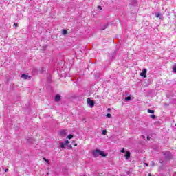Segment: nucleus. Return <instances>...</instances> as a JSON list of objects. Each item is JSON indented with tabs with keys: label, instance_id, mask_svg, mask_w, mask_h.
I'll return each instance as SVG.
<instances>
[{
	"label": "nucleus",
	"instance_id": "obj_1",
	"mask_svg": "<svg viewBox=\"0 0 176 176\" xmlns=\"http://www.w3.org/2000/svg\"><path fill=\"white\" fill-rule=\"evenodd\" d=\"M92 155L94 157H98V156H102V157H105L107 155L104 153V151H101V150L96 149L92 152Z\"/></svg>",
	"mask_w": 176,
	"mask_h": 176
},
{
	"label": "nucleus",
	"instance_id": "obj_2",
	"mask_svg": "<svg viewBox=\"0 0 176 176\" xmlns=\"http://www.w3.org/2000/svg\"><path fill=\"white\" fill-rule=\"evenodd\" d=\"M164 155L165 156V159L168 160V159H170L171 157V153L170 151H166L164 153Z\"/></svg>",
	"mask_w": 176,
	"mask_h": 176
},
{
	"label": "nucleus",
	"instance_id": "obj_3",
	"mask_svg": "<svg viewBox=\"0 0 176 176\" xmlns=\"http://www.w3.org/2000/svg\"><path fill=\"white\" fill-rule=\"evenodd\" d=\"M87 102L89 105V107H94V104H95L94 101L90 100V98H87Z\"/></svg>",
	"mask_w": 176,
	"mask_h": 176
},
{
	"label": "nucleus",
	"instance_id": "obj_4",
	"mask_svg": "<svg viewBox=\"0 0 176 176\" xmlns=\"http://www.w3.org/2000/svg\"><path fill=\"white\" fill-rule=\"evenodd\" d=\"M146 72H147L146 69H144L142 70V72L140 73V76H142L143 78H146Z\"/></svg>",
	"mask_w": 176,
	"mask_h": 176
},
{
	"label": "nucleus",
	"instance_id": "obj_5",
	"mask_svg": "<svg viewBox=\"0 0 176 176\" xmlns=\"http://www.w3.org/2000/svg\"><path fill=\"white\" fill-rule=\"evenodd\" d=\"M59 135H61V137H65L67 131H65V130H61L59 131Z\"/></svg>",
	"mask_w": 176,
	"mask_h": 176
},
{
	"label": "nucleus",
	"instance_id": "obj_6",
	"mask_svg": "<svg viewBox=\"0 0 176 176\" xmlns=\"http://www.w3.org/2000/svg\"><path fill=\"white\" fill-rule=\"evenodd\" d=\"M129 5L131 6H135L137 5V0H131Z\"/></svg>",
	"mask_w": 176,
	"mask_h": 176
},
{
	"label": "nucleus",
	"instance_id": "obj_7",
	"mask_svg": "<svg viewBox=\"0 0 176 176\" xmlns=\"http://www.w3.org/2000/svg\"><path fill=\"white\" fill-rule=\"evenodd\" d=\"M60 100H61V96H60L59 94H57L55 96L56 102H58V101H60Z\"/></svg>",
	"mask_w": 176,
	"mask_h": 176
},
{
	"label": "nucleus",
	"instance_id": "obj_8",
	"mask_svg": "<svg viewBox=\"0 0 176 176\" xmlns=\"http://www.w3.org/2000/svg\"><path fill=\"white\" fill-rule=\"evenodd\" d=\"M21 78L23 79H28V78H29V79H31V76H28L27 74H25L21 75Z\"/></svg>",
	"mask_w": 176,
	"mask_h": 176
},
{
	"label": "nucleus",
	"instance_id": "obj_9",
	"mask_svg": "<svg viewBox=\"0 0 176 176\" xmlns=\"http://www.w3.org/2000/svg\"><path fill=\"white\" fill-rule=\"evenodd\" d=\"M130 155H131V153H130V151H127L125 154V157L126 159V160H129L130 159Z\"/></svg>",
	"mask_w": 176,
	"mask_h": 176
},
{
	"label": "nucleus",
	"instance_id": "obj_10",
	"mask_svg": "<svg viewBox=\"0 0 176 176\" xmlns=\"http://www.w3.org/2000/svg\"><path fill=\"white\" fill-rule=\"evenodd\" d=\"M155 17L162 19V13L156 12Z\"/></svg>",
	"mask_w": 176,
	"mask_h": 176
},
{
	"label": "nucleus",
	"instance_id": "obj_11",
	"mask_svg": "<svg viewBox=\"0 0 176 176\" xmlns=\"http://www.w3.org/2000/svg\"><path fill=\"white\" fill-rule=\"evenodd\" d=\"M62 34L63 35H67V34H68V31H67L65 29H63L62 30Z\"/></svg>",
	"mask_w": 176,
	"mask_h": 176
},
{
	"label": "nucleus",
	"instance_id": "obj_12",
	"mask_svg": "<svg viewBox=\"0 0 176 176\" xmlns=\"http://www.w3.org/2000/svg\"><path fill=\"white\" fill-rule=\"evenodd\" d=\"M60 148H65V144H64L63 142H60Z\"/></svg>",
	"mask_w": 176,
	"mask_h": 176
},
{
	"label": "nucleus",
	"instance_id": "obj_13",
	"mask_svg": "<svg viewBox=\"0 0 176 176\" xmlns=\"http://www.w3.org/2000/svg\"><path fill=\"white\" fill-rule=\"evenodd\" d=\"M131 100V96L125 97V101H130Z\"/></svg>",
	"mask_w": 176,
	"mask_h": 176
},
{
	"label": "nucleus",
	"instance_id": "obj_14",
	"mask_svg": "<svg viewBox=\"0 0 176 176\" xmlns=\"http://www.w3.org/2000/svg\"><path fill=\"white\" fill-rule=\"evenodd\" d=\"M147 111L148 113H155V110L148 109Z\"/></svg>",
	"mask_w": 176,
	"mask_h": 176
},
{
	"label": "nucleus",
	"instance_id": "obj_15",
	"mask_svg": "<svg viewBox=\"0 0 176 176\" xmlns=\"http://www.w3.org/2000/svg\"><path fill=\"white\" fill-rule=\"evenodd\" d=\"M67 138L69 139V140H72V138H74V135H69L68 136H67Z\"/></svg>",
	"mask_w": 176,
	"mask_h": 176
},
{
	"label": "nucleus",
	"instance_id": "obj_16",
	"mask_svg": "<svg viewBox=\"0 0 176 176\" xmlns=\"http://www.w3.org/2000/svg\"><path fill=\"white\" fill-rule=\"evenodd\" d=\"M102 135H107V130H103L102 131Z\"/></svg>",
	"mask_w": 176,
	"mask_h": 176
},
{
	"label": "nucleus",
	"instance_id": "obj_17",
	"mask_svg": "<svg viewBox=\"0 0 176 176\" xmlns=\"http://www.w3.org/2000/svg\"><path fill=\"white\" fill-rule=\"evenodd\" d=\"M43 160L46 162V163H47L48 164H50V163L49 162V160H47L46 158L43 157Z\"/></svg>",
	"mask_w": 176,
	"mask_h": 176
},
{
	"label": "nucleus",
	"instance_id": "obj_18",
	"mask_svg": "<svg viewBox=\"0 0 176 176\" xmlns=\"http://www.w3.org/2000/svg\"><path fill=\"white\" fill-rule=\"evenodd\" d=\"M28 142H32V141H34V138H30L28 139Z\"/></svg>",
	"mask_w": 176,
	"mask_h": 176
},
{
	"label": "nucleus",
	"instance_id": "obj_19",
	"mask_svg": "<svg viewBox=\"0 0 176 176\" xmlns=\"http://www.w3.org/2000/svg\"><path fill=\"white\" fill-rule=\"evenodd\" d=\"M112 116L111 115V113H107V118H110Z\"/></svg>",
	"mask_w": 176,
	"mask_h": 176
},
{
	"label": "nucleus",
	"instance_id": "obj_20",
	"mask_svg": "<svg viewBox=\"0 0 176 176\" xmlns=\"http://www.w3.org/2000/svg\"><path fill=\"white\" fill-rule=\"evenodd\" d=\"M69 144V142L68 140L65 141V145H68Z\"/></svg>",
	"mask_w": 176,
	"mask_h": 176
},
{
	"label": "nucleus",
	"instance_id": "obj_21",
	"mask_svg": "<svg viewBox=\"0 0 176 176\" xmlns=\"http://www.w3.org/2000/svg\"><path fill=\"white\" fill-rule=\"evenodd\" d=\"M151 118H152V119H156V116L152 115L151 116Z\"/></svg>",
	"mask_w": 176,
	"mask_h": 176
},
{
	"label": "nucleus",
	"instance_id": "obj_22",
	"mask_svg": "<svg viewBox=\"0 0 176 176\" xmlns=\"http://www.w3.org/2000/svg\"><path fill=\"white\" fill-rule=\"evenodd\" d=\"M173 72H175L176 74V66L173 67Z\"/></svg>",
	"mask_w": 176,
	"mask_h": 176
},
{
	"label": "nucleus",
	"instance_id": "obj_23",
	"mask_svg": "<svg viewBox=\"0 0 176 176\" xmlns=\"http://www.w3.org/2000/svg\"><path fill=\"white\" fill-rule=\"evenodd\" d=\"M14 25L16 28L19 27V24L16 23H14Z\"/></svg>",
	"mask_w": 176,
	"mask_h": 176
},
{
	"label": "nucleus",
	"instance_id": "obj_24",
	"mask_svg": "<svg viewBox=\"0 0 176 176\" xmlns=\"http://www.w3.org/2000/svg\"><path fill=\"white\" fill-rule=\"evenodd\" d=\"M98 9H100V10H102V7H101V6H99L98 7Z\"/></svg>",
	"mask_w": 176,
	"mask_h": 176
},
{
	"label": "nucleus",
	"instance_id": "obj_25",
	"mask_svg": "<svg viewBox=\"0 0 176 176\" xmlns=\"http://www.w3.org/2000/svg\"><path fill=\"white\" fill-rule=\"evenodd\" d=\"M124 152H126V151L124 150V148H123L122 150H121V153H124Z\"/></svg>",
	"mask_w": 176,
	"mask_h": 176
},
{
	"label": "nucleus",
	"instance_id": "obj_26",
	"mask_svg": "<svg viewBox=\"0 0 176 176\" xmlns=\"http://www.w3.org/2000/svg\"><path fill=\"white\" fill-rule=\"evenodd\" d=\"M107 27H108V25H105L104 26V28H102V30H105V28H107Z\"/></svg>",
	"mask_w": 176,
	"mask_h": 176
},
{
	"label": "nucleus",
	"instance_id": "obj_27",
	"mask_svg": "<svg viewBox=\"0 0 176 176\" xmlns=\"http://www.w3.org/2000/svg\"><path fill=\"white\" fill-rule=\"evenodd\" d=\"M144 166H146V167H148V163H144Z\"/></svg>",
	"mask_w": 176,
	"mask_h": 176
},
{
	"label": "nucleus",
	"instance_id": "obj_28",
	"mask_svg": "<svg viewBox=\"0 0 176 176\" xmlns=\"http://www.w3.org/2000/svg\"><path fill=\"white\" fill-rule=\"evenodd\" d=\"M8 171H9V169H8V168L5 169L6 173H8Z\"/></svg>",
	"mask_w": 176,
	"mask_h": 176
},
{
	"label": "nucleus",
	"instance_id": "obj_29",
	"mask_svg": "<svg viewBox=\"0 0 176 176\" xmlns=\"http://www.w3.org/2000/svg\"><path fill=\"white\" fill-rule=\"evenodd\" d=\"M147 140H148V141H149L150 140H151V137H147Z\"/></svg>",
	"mask_w": 176,
	"mask_h": 176
},
{
	"label": "nucleus",
	"instance_id": "obj_30",
	"mask_svg": "<svg viewBox=\"0 0 176 176\" xmlns=\"http://www.w3.org/2000/svg\"><path fill=\"white\" fill-rule=\"evenodd\" d=\"M173 176H176V172L173 173Z\"/></svg>",
	"mask_w": 176,
	"mask_h": 176
},
{
	"label": "nucleus",
	"instance_id": "obj_31",
	"mask_svg": "<svg viewBox=\"0 0 176 176\" xmlns=\"http://www.w3.org/2000/svg\"><path fill=\"white\" fill-rule=\"evenodd\" d=\"M148 176H152V175L151 173H148Z\"/></svg>",
	"mask_w": 176,
	"mask_h": 176
},
{
	"label": "nucleus",
	"instance_id": "obj_32",
	"mask_svg": "<svg viewBox=\"0 0 176 176\" xmlns=\"http://www.w3.org/2000/svg\"><path fill=\"white\" fill-rule=\"evenodd\" d=\"M154 165H155V164L153 163V164H152V166H153Z\"/></svg>",
	"mask_w": 176,
	"mask_h": 176
},
{
	"label": "nucleus",
	"instance_id": "obj_33",
	"mask_svg": "<svg viewBox=\"0 0 176 176\" xmlns=\"http://www.w3.org/2000/svg\"><path fill=\"white\" fill-rule=\"evenodd\" d=\"M175 127H176V124H175Z\"/></svg>",
	"mask_w": 176,
	"mask_h": 176
}]
</instances>
